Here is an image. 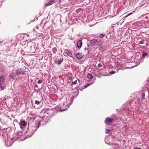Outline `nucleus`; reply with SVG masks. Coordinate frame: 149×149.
<instances>
[{"instance_id": "obj_1", "label": "nucleus", "mask_w": 149, "mask_h": 149, "mask_svg": "<svg viewBox=\"0 0 149 149\" xmlns=\"http://www.w3.org/2000/svg\"><path fill=\"white\" fill-rule=\"evenodd\" d=\"M0 87L2 90L4 89L6 87L4 78L2 76H1L0 77Z\"/></svg>"}, {"instance_id": "obj_2", "label": "nucleus", "mask_w": 149, "mask_h": 149, "mask_svg": "<svg viewBox=\"0 0 149 149\" xmlns=\"http://www.w3.org/2000/svg\"><path fill=\"white\" fill-rule=\"evenodd\" d=\"M100 44V42L99 40L93 39L91 41L90 45L91 46H94Z\"/></svg>"}, {"instance_id": "obj_3", "label": "nucleus", "mask_w": 149, "mask_h": 149, "mask_svg": "<svg viewBox=\"0 0 149 149\" xmlns=\"http://www.w3.org/2000/svg\"><path fill=\"white\" fill-rule=\"evenodd\" d=\"M114 120L113 118L107 117L105 120L104 122L105 124L110 125H112V123Z\"/></svg>"}, {"instance_id": "obj_4", "label": "nucleus", "mask_w": 149, "mask_h": 149, "mask_svg": "<svg viewBox=\"0 0 149 149\" xmlns=\"http://www.w3.org/2000/svg\"><path fill=\"white\" fill-rule=\"evenodd\" d=\"M24 72H25L24 71L23 69L22 68L19 69L16 71V74L17 75L20 74L24 75Z\"/></svg>"}, {"instance_id": "obj_5", "label": "nucleus", "mask_w": 149, "mask_h": 149, "mask_svg": "<svg viewBox=\"0 0 149 149\" xmlns=\"http://www.w3.org/2000/svg\"><path fill=\"white\" fill-rule=\"evenodd\" d=\"M19 124L21 128H23L24 127H25L26 125V123L24 120L20 122L19 123Z\"/></svg>"}, {"instance_id": "obj_6", "label": "nucleus", "mask_w": 149, "mask_h": 149, "mask_svg": "<svg viewBox=\"0 0 149 149\" xmlns=\"http://www.w3.org/2000/svg\"><path fill=\"white\" fill-rule=\"evenodd\" d=\"M65 51L66 53L69 56L72 57V56L71 52L70 51H69L68 49H66L65 50Z\"/></svg>"}, {"instance_id": "obj_7", "label": "nucleus", "mask_w": 149, "mask_h": 149, "mask_svg": "<svg viewBox=\"0 0 149 149\" xmlns=\"http://www.w3.org/2000/svg\"><path fill=\"white\" fill-rule=\"evenodd\" d=\"M83 57V54L80 53H78L77 55V57L79 59H81Z\"/></svg>"}, {"instance_id": "obj_8", "label": "nucleus", "mask_w": 149, "mask_h": 149, "mask_svg": "<svg viewBox=\"0 0 149 149\" xmlns=\"http://www.w3.org/2000/svg\"><path fill=\"white\" fill-rule=\"evenodd\" d=\"M77 45L78 47L80 48L82 46V41L81 40L78 41L77 43Z\"/></svg>"}, {"instance_id": "obj_9", "label": "nucleus", "mask_w": 149, "mask_h": 149, "mask_svg": "<svg viewBox=\"0 0 149 149\" xmlns=\"http://www.w3.org/2000/svg\"><path fill=\"white\" fill-rule=\"evenodd\" d=\"M87 77L89 79H92L93 78V76L90 73H88L87 76Z\"/></svg>"}, {"instance_id": "obj_10", "label": "nucleus", "mask_w": 149, "mask_h": 149, "mask_svg": "<svg viewBox=\"0 0 149 149\" xmlns=\"http://www.w3.org/2000/svg\"><path fill=\"white\" fill-rule=\"evenodd\" d=\"M9 77L11 79H15V78L14 77V74L13 73H11L9 74Z\"/></svg>"}, {"instance_id": "obj_11", "label": "nucleus", "mask_w": 149, "mask_h": 149, "mask_svg": "<svg viewBox=\"0 0 149 149\" xmlns=\"http://www.w3.org/2000/svg\"><path fill=\"white\" fill-rule=\"evenodd\" d=\"M63 61V59L60 58V59H58V61H57V62H56L57 63H58V64H59L60 63H61V62H62Z\"/></svg>"}, {"instance_id": "obj_12", "label": "nucleus", "mask_w": 149, "mask_h": 149, "mask_svg": "<svg viewBox=\"0 0 149 149\" xmlns=\"http://www.w3.org/2000/svg\"><path fill=\"white\" fill-rule=\"evenodd\" d=\"M145 94L144 93H143L141 95V99L143 100L145 99Z\"/></svg>"}, {"instance_id": "obj_13", "label": "nucleus", "mask_w": 149, "mask_h": 149, "mask_svg": "<svg viewBox=\"0 0 149 149\" xmlns=\"http://www.w3.org/2000/svg\"><path fill=\"white\" fill-rule=\"evenodd\" d=\"M52 2H49L47 4H45V5L46 6H48L51 5L52 4Z\"/></svg>"}, {"instance_id": "obj_14", "label": "nucleus", "mask_w": 149, "mask_h": 149, "mask_svg": "<svg viewBox=\"0 0 149 149\" xmlns=\"http://www.w3.org/2000/svg\"><path fill=\"white\" fill-rule=\"evenodd\" d=\"M35 103L37 105H39L40 103V102H39L38 100H36L35 102Z\"/></svg>"}, {"instance_id": "obj_15", "label": "nucleus", "mask_w": 149, "mask_h": 149, "mask_svg": "<svg viewBox=\"0 0 149 149\" xmlns=\"http://www.w3.org/2000/svg\"><path fill=\"white\" fill-rule=\"evenodd\" d=\"M110 132V130L109 129H107L106 130L105 132L106 134Z\"/></svg>"}, {"instance_id": "obj_16", "label": "nucleus", "mask_w": 149, "mask_h": 149, "mask_svg": "<svg viewBox=\"0 0 149 149\" xmlns=\"http://www.w3.org/2000/svg\"><path fill=\"white\" fill-rule=\"evenodd\" d=\"M42 82V80L40 79H39L38 82V84H41Z\"/></svg>"}, {"instance_id": "obj_17", "label": "nucleus", "mask_w": 149, "mask_h": 149, "mask_svg": "<svg viewBox=\"0 0 149 149\" xmlns=\"http://www.w3.org/2000/svg\"><path fill=\"white\" fill-rule=\"evenodd\" d=\"M77 80H75L73 82H72V84H77Z\"/></svg>"}, {"instance_id": "obj_18", "label": "nucleus", "mask_w": 149, "mask_h": 149, "mask_svg": "<svg viewBox=\"0 0 149 149\" xmlns=\"http://www.w3.org/2000/svg\"><path fill=\"white\" fill-rule=\"evenodd\" d=\"M91 85L90 84H88L87 85H86L84 86V87L85 88H87L88 86H90Z\"/></svg>"}, {"instance_id": "obj_19", "label": "nucleus", "mask_w": 149, "mask_h": 149, "mask_svg": "<svg viewBox=\"0 0 149 149\" xmlns=\"http://www.w3.org/2000/svg\"><path fill=\"white\" fill-rule=\"evenodd\" d=\"M102 66V64L101 63H100L98 64V65H97V67L98 68H100Z\"/></svg>"}, {"instance_id": "obj_20", "label": "nucleus", "mask_w": 149, "mask_h": 149, "mask_svg": "<svg viewBox=\"0 0 149 149\" xmlns=\"http://www.w3.org/2000/svg\"><path fill=\"white\" fill-rule=\"evenodd\" d=\"M104 35L103 34H101L100 35V37L101 38H102L104 37Z\"/></svg>"}, {"instance_id": "obj_21", "label": "nucleus", "mask_w": 149, "mask_h": 149, "mask_svg": "<svg viewBox=\"0 0 149 149\" xmlns=\"http://www.w3.org/2000/svg\"><path fill=\"white\" fill-rule=\"evenodd\" d=\"M147 53H144L143 54V56L144 57L145 56H147Z\"/></svg>"}, {"instance_id": "obj_22", "label": "nucleus", "mask_w": 149, "mask_h": 149, "mask_svg": "<svg viewBox=\"0 0 149 149\" xmlns=\"http://www.w3.org/2000/svg\"><path fill=\"white\" fill-rule=\"evenodd\" d=\"M41 122V121H39V124L38 125V127H40V126L41 125V124L40 123Z\"/></svg>"}, {"instance_id": "obj_23", "label": "nucleus", "mask_w": 149, "mask_h": 149, "mask_svg": "<svg viewBox=\"0 0 149 149\" xmlns=\"http://www.w3.org/2000/svg\"><path fill=\"white\" fill-rule=\"evenodd\" d=\"M139 43L140 44H143V41H142V40L141 41H140Z\"/></svg>"}, {"instance_id": "obj_24", "label": "nucleus", "mask_w": 149, "mask_h": 149, "mask_svg": "<svg viewBox=\"0 0 149 149\" xmlns=\"http://www.w3.org/2000/svg\"><path fill=\"white\" fill-rule=\"evenodd\" d=\"M135 149H142L141 148H135Z\"/></svg>"}, {"instance_id": "obj_25", "label": "nucleus", "mask_w": 149, "mask_h": 149, "mask_svg": "<svg viewBox=\"0 0 149 149\" xmlns=\"http://www.w3.org/2000/svg\"><path fill=\"white\" fill-rule=\"evenodd\" d=\"M128 16V15H127L125 16L124 17H127Z\"/></svg>"}, {"instance_id": "obj_26", "label": "nucleus", "mask_w": 149, "mask_h": 149, "mask_svg": "<svg viewBox=\"0 0 149 149\" xmlns=\"http://www.w3.org/2000/svg\"><path fill=\"white\" fill-rule=\"evenodd\" d=\"M21 37H22V39H23L24 37V36H21Z\"/></svg>"}, {"instance_id": "obj_27", "label": "nucleus", "mask_w": 149, "mask_h": 149, "mask_svg": "<svg viewBox=\"0 0 149 149\" xmlns=\"http://www.w3.org/2000/svg\"><path fill=\"white\" fill-rule=\"evenodd\" d=\"M129 13L130 14V15H132V12H131V13Z\"/></svg>"}, {"instance_id": "obj_28", "label": "nucleus", "mask_w": 149, "mask_h": 149, "mask_svg": "<svg viewBox=\"0 0 149 149\" xmlns=\"http://www.w3.org/2000/svg\"><path fill=\"white\" fill-rule=\"evenodd\" d=\"M127 15H128V16H129V15H130V13H129V14Z\"/></svg>"}, {"instance_id": "obj_29", "label": "nucleus", "mask_w": 149, "mask_h": 149, "mask_svg": "<svg viewBox=\"0 0 149 149\" xmlns=\"http://www.w3.org/2000/svg\"><path fill=\"white\" fill-rule=\"evenodd\" d=\"M36 28H37V29H38V27H36Z\"/></svg>"}]
</instances>
